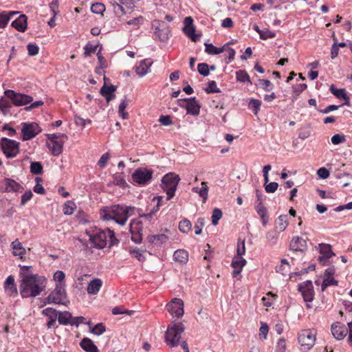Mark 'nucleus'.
Segmentation results:
<instances>
[{
    "instance_id": "15",
    "label": "nucleus",
    "mask_w": 352,
    "mask_h": 352,
    "mask_svg": "<svg viewBox=\"0 0 352 352\" xmlns=\"http://www.w3.org/2000/svg\"><path fill=\"white\" fill-rule=\"evenodd\" d=\"M186 102V105L185 107L187 113L192 116H197L200 111V105L197 102L195 97L185 99H179L178 102Z\"/></svg>"
},
{
    "instance_id": "21",
    "label": "nucleus",
    "mask_w": 352,
    "mask_h": 352,
    "mask_svg": "<svg viewBox=\"0 0 352 352\" xmlns=\"http://www.w3.org/2000/svg\"><path fill=\"white\" fill-rule=\"evenodd\" d=\"M5 188L0 186V190L3 192H16L23 189V187L12 179L6 178L4 179Z\"/></svg>"
},
{
    "instance_id": "39",
    "label": "nucleus",
    "mask_w": 352,
    "mask_h": 352,
    "mask_svg": "<svg viewBox=\"0 0 352 352\" xmlns=\"http://www.w3.org/2000/svg\"><path fill=\"white\" fill-rule=\"evenodd\" d=\"M236 80L241 82H248L251 84L249 75L245 70H239L236 73Z\"/></svg>"
},
{
    "instance_id": "43",
    "label": "nucleus",
    "mask_w": 352,
    "mask_h": 352,
    "mask_svg": "<svg viewBox=\"0 0 352 352\" xmlns=\"http://www.w3.org/2000/svg\"><path fill=\"white\" fill-rule=\"evenodd\" d=\"M261 102L257 99H252L249 102V108L252 109L254 113L256 115L260 110Z\"/></svg>"
},
{
    "instance_id": "33",
    "label": "nucleus",
    "mask_w": 352,
    "mask_h": 352,
    "mask_svg": "<svg viewBox=\"0 0 352 352\" xmlns=\"http://www.w3.org/2000/svg\"><path fill=\"white\" fill-rule=\"evenodd\" d=\"M288 225L287 215H280L276 221V228L279 232H283Z\"/></svg>"
},
{
    "instance_id": "57",
    "label": "nucleus",
    "mask_w": 352,
    "mask_h": 352,
    "mask_svg": "<svg viewBox=\"0 0 352 352\" xmlns=\"http://www.w3.org/2000/svg\"><path fill=\"white\" fill-rule=\"evenodd\" d=\"M331 142L334 145H337L346 141L345 136L342 134H336L331 137Z\"/></svg>"
},
{
    "instance_id": "51",
    "label": "nucleus",
    "mask_w": 352,
    "mask_h": 352,
    "mask_svg": "<svg viewBox=\"0 0 352 352\" xmlns=\"http://www.w3.org/2000/svg\"><path fill=\"white\" fill-rule=\"evenodd\" d=\"M75 204L73 201H69L66 202L63 207V212L65 214H72L74 212Z\"/></svg>"
},
{
    "instance_id": "30",
    "label": "nucleus",
    "mask_w": 352,
    "mask_h": 352,
    "mask_svg": "<svg viewBox=\"0 0 352 352\" xmlns=\"http://www.w3.org/2000/svg\"><path fill=\"white\" fill-rule=\"evenodd\" d=\"M319 252L323 255L322 256H320V260H322L323 258H329L335 256V254L331 250V246L329 244H319Z\"/></svg>"
},
{
    "instance_id": "26",
    "label": "nucleus",
    "mask_w": 352,
    "mask_h": 352,
    "mask_svg": "<svg viewBox=\"0 0 352 352\" xmlns=\"http://www.w3.org/2000/svg\"><path fill=\"white\" fill-rule=\"evenodd\" d=\"M201 187H193L192 191L195 193H197L200 197L203 199V203H206L208 199L209 188L207 185V182H202L201 183Z\"/></svg>"
},
{
    "instance_id": "18",
    "label": "nucleus",
    "mask_w": 352,
    "mask_h": 352,
    "mask_svg": "<svg viewBox=\"0 0 352 352\" xmlns=\"http://www.w3.org/2000/svg\"><path fill=\"white\" fill-rule=\"evenodd\" d=\"M247 261L241 256H234L232 259L231 265L234 268L232 276L236 278L238 276L241 277V272L245 265Z\"/></svg>"
},
{
    "instance_id": "24",
    "label": "nucleus",
    "mask_w": 352,
    "mask_h": 352,
    "mask_svg": "<svg viewBox=\"0 0 352 352\" xmlns=\"http://www.w3.org/2000/svg\"><path fill=\"white\" fill-rule=\"evenodd\" d=\"M27 16L21 14L16 19L12 21V26L19 32H24L27 29Z\"/></svg>"
},
{
    "instance_id": "50",
    "label": "nucleus",
    "mask_w": 352,
    "mask_h": 352,
    "mask_svg": "<svg viewBox=\"0 0 352 352\" xmlns=\"http://www.w3.org/2000/svg\"><path fill=\"white\" fill-rule=\"evenodd\" d=\"M14 14H16V13L10 12V15H6L4 13L0 12V28H4L8 23L10 16H12Z\"/></svg>"
},
{
    "instance_id": "7",
    "label": "nucleus",
    "mask_w": 352,
    "mask_h": 352,
    "mask_svg": "<svg viewBox=\"0 0 352 352\" xmlns=\"http://www.w3.org/2000/svg\"><path fill=\"white\" fill-rule=\"evenodd\" d=\"M1 149L7 158H13L19 153V142L3 138L1 140Z\"/></svg>"
},
{
    "instance_id": "5",
    "label": "nucleus",
    "mask_w": 352,
    "mask_h": 352,
    "mask_svg": "<svg viewBox=\"0 0 352 352\" xmlns=\"http://www.w3.org/2000/svg\"><path fill=\"white\" fill-rule=\"evenodd\" d=\"M179 181V175L173 173H169L162 177V187L166 192V200H170L174 197Z\"/></svg>"
},
{
    "instance_id": "42",
    "label": "nucleus",
    "mask_w": 352,
    "mask_h": 352,
    "mask_svg": "<svg viewBox=\"0 0 352 352\" xmlns=\"http://www.w3.org/2000/svg\"><path fill=\"white\" fill-rule=\"evenodd\" d=\"M223 52L226 56V64H229L234 59L235 51L232 48L226 46V50Z\"/></svg>"
},
{
    "instance_id": "34",
    "label": "nucleus",
    "mask_w": 352,
    "mask_h": 352,
    "mask_svg": "<svg viewBox=\"0 0 352 352\" xmlns=\"http://www.w3.org/2000/svg\"><path fill=\"white\" fill-rule=\"evenodd\" d=\"M174 259L180 263H186L188 260V253L184 250H177L173 254Z\"/></svg>"
},
{
    "instance_id": "25",
    "label": "nucleus",
    "mask_w": 352,
    "mask_h": 352,
    "mask_svg": "<svg viewBox=\"0 0 352 352\" xmlns=\"http://www.w3.org/2000/svg\"><path fill=\"white\" fill-rule=\"evenodd\" d=\"M64 140H60L52 142H47V146L52 153L55 156H58L63 152Z\"/></svg>"
},
{
    "instance_id": "6",
    "label": "nucleus",
    "mask_w": 352,
    "mask_h": 352,
    "mask_svg": "<svg viewBox=\"0 0 352 352\" xmlns=\"http://www.w3.org/2000/svg\"><path fill=\"white\" fill-rule=\"evenodd\" d=\"M298 340L302 350L309 351L315 344L316 333L310 329L301 330L298 333Z\"/></svg>"
},
{
    "instance_id": "60",
    "label": "nucleus",
    "mask_w": 352,
    "mask_h": 352,
    "mask_svg": "<svg viewBox=\"0 0 352 352\" xmlns=\"http://www.w3.org/2000/svg\"><path fill=\"white\" fill-rule=\"evenodd\" d=\"M259 35L262 39L265 40L267 38H272L275 37L276 34L274 32L270 31L267 29H264V30H262V31H261V32H259Z\"/></svg>"
},
{
    "instance_id": "20",
    "label": "nucleus",
    "mask_w": 352,
    "mask_h": 352,
    "mask_svg": "<svg viewBox=\"0 0 352 352\" xmlns=\"http://www.w3.org/2000/svg\"><path fill=\"white\" fill-rule=\"evenodd\" d=\"M116 89L117 87L113 85L107 86L106 84H104L101 87L100 93L102 96L105 98L107 102L109 103L116 98V94L114 92L116 91Z\"/></svg>"
},
{
    "instance_id": "4",
    "label": "nucleus",
    "mask_w": 352,
    "mask_h": 352,
    "mask_svg": "<svg viewBox=\"0 0 352 352\" xmlns=\"http://www.w3.org/2000/svg\"><path fill=\"white\" fill-rule=\"evenodd\" d=\"M185 327L182 322H171L168 325L164 335V341L170 347H176L179 344L182 334Z\"/></svg>"
},
{
    "instance_id": "3",
    "label": "nucleus",
    "mask_w": 352,
    "mask_h": 352,
    "mask_svg": "<svg viewBox=\"0 0 352 352\" xmlns=\"http://www.w3.org/2000/svg\"><path fill=\"white\" fill-rule=\"evenodd\" d=\"M89 236V241L93 246L98 249L104 248L109 243V247L118 242L116 238L114 232L109 228L105 230L96 229L91 232H87Z\"/></svg>"
},
{
    "instance_id": "56",
    "label": "nucleus",
    "mask_w": 352,
    "mask_h": 352,
    "mask_svg": "<svg viewBox=\"0 0 352 352\" xmlns=\"http://www.w3.org/2000/svg\"><path fill=\"white\" fill-rule=\"evenodd\" d=\"M205 91L208 94L220 92V89L217 87V84L214 80L209 82L208 87L205 89Z\"/></svg>"
},
{
    "instance_id": "45",
    "label": "nucleus",
    "mask_w": 352,
    "mask_h": 352,
    "mask_svg": "<svg viewBox=\"0 0 352 352\" xmlns=\"http://www.w3.org/2000/svg\"><path fill=\"white\" fill-rule=\"evenodd\" d=\"M91 10L95 14H102L105 10V6L101 3H96L91 6Z\"/></svg>"
},
{
    "instance_id": "61",
    "label": "nucleus",
    "mask_w": 352,
    "mask_h": 352,
    "mask_svg": "<svg viewBox=\"0 0 352 352\" xmlns=\"http://www.w3.org/2000/svg\"><path fill=\"white\" fill-rule=\"evenodd\" d=\"M269 327L267 324L262 322L259 329V337L261 339H266Z\"/></svg>"
},
{
    "instance_id": "19",
    "label": "nucleus",
    "mask_w": 352,
    "mask_h": 352,
    "mask_svg": "<svg viewBox=\"0 0 352 352\" xmlns=\"http://www.w3.org/2000/svg\"><path fill=\"white\" fill-rule=\"evenodd\" d=\"M4 289L9 296H16L18 291L15 285L14 278L12 276H9L4 283Z\"/></svg>"
},
{
    "instance_id": "63",
    "label": "nucleus",
    "mask_w": 352,
    "mask_h": 352,
    "mask_svg": "<svg viewBox=\"0 0 352 352\" xmlns=\"http://www.w3.org/2000/svg\"><path fill=\"white\" fill-rule=\"evenodd\" d=\"M278 187V184L276 182H270L265 186V191L268 193L274 192Z\"/></svg>"
},
{
    "instance_id": "1",
    "label": "nucleus",
    "mask_w": 352,
    "mask_h": 352,
    "mask_svg": "<svg viewBox=\"0 0 352 352\" xmlns=\"http://www.w3.org/2000/svg\"><path fill=\"white\" fill-rule=\"evenodd\" d=\"M20 294L22 298H34L38 296L44 289L45 278L38 274L25 272L28 270L29 266H20Z\"/></svg>"
},
{
    "instance_id": "53",
    "label": "nucleus",
    "mask_w": 352,
    "mask_h": 352,
    "mask_svg": "<svg viewBox=\"0 0 352 352\" xmlns=\"http://www.w3.org/2000/svg\"><path fill=\"white\" fill-rule=\"evenodd\" d=\"M255 209L261 218L264 219L267 214V209L263 206V202L256 203Z\"/></svg>"
},
{
    "instance_id": "17",
    "label": "nucleus",
    "mask_w": 352,
    "mask_h": 352,
    "mask_svg": "<svg viewBox=\"0 0 352 352\" xmlns=\"http://www.w3.org/2000/svg\"><path fill=\"white\" fill-rule=\"evenodd\" d=\"M58 321L59 324L63 325L70 324L72 326L78 327L79 322L78 318L73 319L72 315L69 311L59 312L58 315Z\"/></svg>"
},
{
    "instance_id": "59",
    "label": "nucleus",
    "mask_w": 352,
    "mask_h": 352,
    "mask_svg": "<svg viewBox=\"0 0 352 352\" xmlns=\"http://www.w3.org/2000/svg\"><path fill=\"white\" fill-rule=\"evenodd\" d=\"M204 226V219L199 218L195 224V232L196 234H200L202 232V228Z\"/></svg>"
},
{
    "instance_id": "38",
    "label": "nucleus",
    "mask_w": 352,
    "mask_h": 352,
    "mask_svg": "<svg viewBox=\"0 0 352 352\" xmlns=\"http://www.w3.org/2000/svg\"><path fill=\"white\" fill-rule=\"evenodd\" d=\"M191 223L187 219H184L179 223V229L183 233H188L191 229Z\"/></svg>"
},
{
    "instance_id": "37",
    "label": "nucleus",
    "mask_w": 352,
    "mask_h": 352,
    "mask_svg": "<svg viewBox=\"0 0 352 352\" xmlns=\"http://www.w3.org/2000/svg\"><path fill=\"white\" fill-rule=\"evenodd\" d=\"M289 270V264L287 259L283 258L281 260V263L279 266L276 267V270L278 273L285 275Z\"/></svg>"
},
{
    "instance_id": "23",
    "label": "nucleus",
    "mask_w": 352,
    "mask_h": 352,
    "mask_svg": "<svg viewBox=\"0 0 352 352\" xmlns=\"http://www.w3.org/2000/svg\"><path fill=\"white\" fill-rule=\"evenodd\" d=\"M329 90L331 93L334 95L338 99H344V105L350 106V100L349 97L346 94V91L344 89H337L334 85H331L330 86Z\"/></svg>"
},
{
    "instance_id": "54",
    "label": "nucleus",
    "mask_w": 352,
    "mask_h": 352,
    "mask_svg": "<svg viewBox=\"0 0 352 352\" xmlns=\"http://www.w3.org/2000/svg\"><path fill=\"white\" fill-rule=\"evenodd\" d=\"M43 314L51 318H57L58 312L53 308L47 307L43 310Z\"/></svg>"
},
{
    "instance_id": "48",
    "label": "nucleus",
    "mask_w": 352,
    "mask_h": 352,
    "mask_svg": "<svg viewBox=\"0 0 352 352\" xmlns=\"http://www.w3.org/2000/svg\"><path fill=\"white\" fill-rule=\"evenodd\" d=\"M330 285H338V281L333 278H324L321 285L322 291H324Z\"/></svg>"
},
{
    "instance_id": "32",
    "label": "nucleus",
    "mask_w": 352,
    "mask_h": 352,
    "mask_svg": "<svg viewBox=\"0 0 352 352\" xmlns=\"http://www.w3.org/2000/svg\"><path fill=\"white\" fill-rule=\"evenodd\" d=\"M102 286V280L98 278L91 280L87 288V292L90 294H96Z\"/></svg>"
},
{
    "instance_id": "55",
    "label": "nucleus",
    "mask_w": 352,
    "mask_h": 352,
    "mask_svg": "<svg viewBox=\"0 0 352 352\" xmlns=\"http://www.w3.org/2000/svg\"><path fill=\"white\" fill-rule=\"evenodd\" d=\"M65 273L63 271L58 270L54 274V279L57 282L56 285L65 284Z\"/></svg>"
},
{
    "instance_id": "44",
    "label": "nucleus",
    "mask_w": 352,
    "mask_h": 352,
    "mask_svg": "<svg viewBox=\"0 0 352 352\" xmlns=\"http://www.w3.org/2000/svg\"><path fill=\"white\" fill-rule=\"evenodd\" d=\"M245 253V239H239L237 243L236 255L235 256H241Z\"/></svg>"
},
{
    "instance_id": "58",
    "label": "nucleus",
    "mask_w": 352,
    "mask_h": 352,
    "mask_svg": "<svg viewBox=\"0 0 352 352\" xmlns=\"http://www.w3.org/2000/svg\"><path fill=\"white\" fill-rule=\"evenodd\" d=\"M106 331L105 327L102 323H98L94 326L92 329L91 332L97 336H100L102 334Z\"/></svg>"
},
{
    "instance_id": "41",
    "label": "nucleus",
    "mask_w": 352,
    "mask_h": 352,
    "mask_svg": "<svg viewBox=\"0 0 352 352\" xmlns=\"http://www.w3.org/2000/svg\"><path fill=\"white\" fill-rule=\"evenodd\" d=\"M169 35V32H167L164 30H160L159 28H156L154 36L156 38H158L161 41H165L168 39Z\"/></svg>"
},
{
    "instance_id": "31",
    "label": "nucleus",
    "mask_w": 352,
    "mask_h": 352,
    "mask_svg": "<svg viewBox=\"0 0 352 352\" xmlns=\"http://www.w3.org/2000/svg\"><path fill=\"white\" fill-rule=\"evenodd\" d=\"M11 247L13 249V254L14 256L22 257L26 254L25 248L23 247L19 239H15L13 242H12Z\"/></svg>"
},
{
    "instance_id": "12",
    "label": "nucleus",
    "mask_w": 352,
    "mask_h": 352,
    "mask_svg": "<svg viewBox=\"0 0 352 352\" xmlns=\"http://www.w3.org/2000/svg\"><path fill=\"white\" fill-rule=\"evenodd\" d=\"M166 308L170 314L176 318H181L184 314V302L180 298H174L167 304Z\"/></svg>"
},
{
    "instance_id": "52",
    "label": "nucleus",
    "mask_w": 352,
    "mask_h": 352,
    "mask_svg": "<svg viewBox=\"0 0 352 352\" xmlns=\"http://www.w3.org/2000/svg\"><path fill=\"white\" fill-rule=\"evenodd\" d=\"M47 139L50 140L49 142H56L60 140L67 139V136L63 133H59V134H47Z\"/></svg>"
},
{
    "instance_id": "47",
    "label": "nucleus",
    "mask_w": 352,
    "mask_h": 352,
    "mask_svg": "<svg viewBox=\"0 0 352 352\" xmlns=\"http://www.w3.org/2000/svg\"><path fill=\"white\" fill-rule=\"evenodd\" d=\"M98 48V45H94L92 43H87L85 47V56H89L92 54H95Z\"/></svg>"
},
{
    "instance_id": "49",
    "label": "nucleus",
    "mask_w": 352,
    "mask_h": 352,
    "mask_svg": "<svg viewBox=\"0 0 352 352\" xmlns=\"http://www.w3.org/2000/svg\"><path fill=\"white\" fill-rule=\"evenodd\" d=\"M311 135L310 127L309 126H303L300 129L298 138L301 140H305Z\"/></svg>"
},
{
    "instance_id": "40",
    "label": "nucleus",
    "mask_w": 352,
    "mask_h": 352,
    "mask_svg": "<svg viewBox=\"0 0 352 352\" xmlns=\"http://www.w3.org/2000/svg\"><path fill=\"white\" fill-rule=\"evenodd\" d=\"M12 102L8 100L3 98L0 100V110L4 115H6L9 111L10 108L12 107Z\"/></svg>"
},
{
    "instance_id": "28",
    "label": "nucleus",
    "mask_w": 352,
    "mask_h": 352,
    "mask_svg": "<svg viewBox=\"0 0 352 352\" xmlns=\"http://www.w3.org/2000/svg\"><path fill=\"white\" fill-rule=\"evenodd\" d=\"M80 346L87 352H100L96 345L88 338H84L80 341Z\"/></svg>"
},
{
    "instance_id": "8",
    "label": "nucleus",
    "mask_w": 352,
    "mask_h": 352,
    "mask_svg": "<svg viewBox=\"0 0 352 352\" xmlns=\"http://www.w3.org/2000/svg\"><path fill=\"white\" fill-rule=\"evenodd\" d=\"M5 96L11 100L12 103L16 106H23L29 104L33 100L32 97L16 93L13 90L8 89L4 92Z\"/></svg>"
},
{
    "instance_id": "62",
    "label": "nucleus",
    "mask_w": 352,
    "mask_h": 352,
    "mask_svg": "<svg viewBox=\"0 0 352 352\" xmlns=\"http://www.w3.org/2000/svg\"><path fill=\"white\" fill-rule=\"evenodd\" d=\"M259 85L265 91H270L273 88L272 83L269 80H267V79L259 80Z\"/></svg>"
},
{
    "instance_id": "14",
    "label": "nucleus",
    "mask_w": 352,
    "mask_h": 352,
    "mask_svg": "<svg viewBox=\"0 0 352 352\" xmlns=\"http://www.w3.org/2000/svg\"><path fill=\"white\" fill-rule=\"evenodd\" d=\"M298 289L301 292L305 302H311L314 299V287L311 280H307L298 285Z\"/></svg>"
},
{
    "instance_id": "2",
    "label": "nucleus",
    "mask_w": 352,
    "mask_h": 352,
    "mask_svg": "<svg viewBox=\"0 0 352 352\" xmlns=\"http://www.w3.org/2000/svg\"><path fill=\"white\" fill-rule=\"evenodd\" d=\"M135 212V207L124 205H112L100 209V214L104 220H114L120 226H124L129 217Z\"/></svg>"
},
{
    "instance_id": "16",
    "label": "nucleus",
    "mask_w": 352,
    "mask_h": 352,
    "mask_svg": "<svg viewBox=\"0 0 352 352\" xmlns=\"http://www.w3.org/2000/svg\"><path fill=\"white\" fill-rule=\"evenodd\" d=\"M349 329L342 324L336 322L331 325V332L333 337L338 340H341L347 335Z\"/></svg>"
},
{
    "instance_id": "46",
    "label": "nucleus",
    "mask_w": 352,
    "mask_h": 352,
    "mask_svg": "<svg viewBox=\"0 0 352 352\" xmlns=\"http://www.w3.org/2000/svg\"><path fill=\"white\" fill-rule=\"evenodd\" d=\"M222 217V212L219 208H215L212 211V223L214 226H216L218 224V221L221 219Z\"/></svg>"
},
{
    "instance_id": "27",
    "label": "nucleus",
    "mask_w": 352,
    "mask_h": 352,
    "mask_svg": "<svg viewBox=\"0 0 352 352\" xmlns=\"http://www.w3.org/2000/svg\"><path fill=\"white\" fill-rule=\"evenodd\" d=\"M168 239V236L164 234L149 235L147 237V241L149 243L156 246H160Z\"/></svg>"
},
{
    "instance_id": "64",
    "label": "nucleus",
    "mask_w": 352,
    "mask_h": 352,
    "mask_svg": "<svg viewBox=\"0 0 352 352\" xmlns=\"http://www.w3.org/2000/svg\"><path fill=\"white\" fill-rule=\"evenodd\" d=\"M286 350V342L284 338L279 339L277 346H276V352H285Z\"/></svg>"
},
{
    "instance_id": "29",
    "label": "nucleus",
    "mask_w": 352,
    "mask_h": 352,
    "mask_svg": "<svg viewBox=\"0 0 352 352\" xmlns=\"http://www.w3.org/2000/svg\"><path fill=\"white\" fill-rule=\"evenodd\" d=\"M110 3L113 7L114 13L117 16H121L126 14V11L122 6V5L125 4L124 0H111Z\"/></svg>"
},
{
    "instance_id": "35",
    "label": "nucleus",
    "mask_w": 352,
    "mask_h": 352,
    "mask_svg": "<svg viewBox=\"0 0 352 352\" xmlns=\"http://www.w3.org/2000/svg\"><path fill=\"white\" fill-rule=\"evenodd\" d=\"M206 49L205 51L208 54H219L221 53H223L226 50V46H223L222 47H217L212 44H207L205 43Z\"/></svg>"
},
{
    "instance_id": "9",
    "label": "nucleus",
    "mask_w": 352,
    "mask_h": 352,
    "mask_svg": "<svg viewBox=\"0 0 352 352\" xmlns=\"http://www.w3.org/2000/svg\"><path fill=\"white\" fill-rule=\"evenodd\" d=\"M66 298L65 284L56 285V288L47 297V303L65 304Z\"/></svg>"
},
{
    "instance_id": "11",
    "label": "nucleus",
    "mask_w": 352,
    "mask_h": 352,
    "mask_svg": "<svg viewBox=\"0 0 352 352\" xmlns=\"http://www.w3.org/2000/svg\"><path fill=\"white\" fill-rule=\"evenodd\" d=\"M153 174L152 170L138 168L132 174V179L134 182L140 185H144L152 179Z\"/></svg>"
},
{
    "instance_id": "22",
    "label": "nucleus",
    "mask_w": 352,
    "mask_h": 352,
    "mask_svg": "<svg viewBox=\"0 0 352 352\" xmlns=\"http://www.w3.org/2000/svg\"><path fill=\"white\" fill-rule=\"evenodd\" d=\"M307 248V242L302 238L294 236L290 242V250L296 252H302Z\"/></svg>"
},
{
    "instance_id": "10",
    "label": "nucleus",
    "mask_w": 352,
    "mask_h": 352,
    "mask_svg": "<svg viewBox=\"0 0 352 352\" xmlns=\"http://www.w3.org/2000/svg\"><path fill=\"white\" fill-rule=\"evenodd\" d=\"M41 131L39 126L35 122H23L22 124L21 133L23 140L26 141L34 138Z\"/></svg>"
},
{
    "instance_id": "13",
    "label": "nucleus",
    "mask_w": 352,
    "mask_h": 352,
    "mask_svg": "<svg viewBox=\"0 0 352 352\" xmlns=\"http://www.w3.org/2000/svg\"><path fill=\"white\" fill-rule=\"evenodd\" d=\"M184 27L183 31L185 34L189 37L193 42H197L200 39L201 34H195V28L193 25V19L191 16H187L184 20Z\"/></svg>"
},
{
    "instance_id": "36",
    "label": "nucleus",
    "mask_w": 352,
    "mask_h": 352,
    "mask_svg": "<svg viewBox=\"0 0 352 352\" xmlns=\"http://www.w3.org/2000/svg\"><path fill=\"white\" fill-rule=\"evenodd\" d=\"M30 172L33 175H41L43 173V168L41 163L39 162H31Z\"/></svg>"
}]
</instances>
